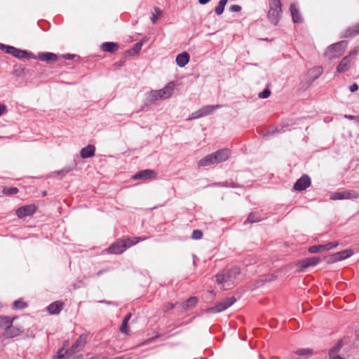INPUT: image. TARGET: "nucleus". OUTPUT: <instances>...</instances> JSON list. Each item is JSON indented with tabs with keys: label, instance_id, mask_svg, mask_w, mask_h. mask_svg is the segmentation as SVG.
<instances>
[{
	"label": "nucleus",
	"instance_id": "1",
	"mask_svg": "<svg viewBox=\"0 0 359 359\" xmlns=\"http://www.w3.org/2000/svg\"><path fill=\"white\" fill-rule=\"evenodd\" d=\"M241 273L240 269L233 267L229 270H223L215 276L216 281L224 290L230 288L238 281V276Z\"/></svg>",
	"mask_w": 359,
	"mask_h": 359
},
{
	"label": "nucleus",
	"instance_id": "2",
	"mask_svg": "<svg viewBox=\"0 0 359 359\" xmlns=\"http://www.w3.org/2000/svg\"><path fill=\"white\" fill-rule=\"evenodd\" d=\"M231 154L228 149L217 150L210 154L205 156L198 161V166L205 167L214 164H218L226 161Z\"/></svg>",
	"mask_w": 359,
	"mask_h": 359
},
{
	"label": "nucleus",
	"instance_id": "3",
	"mask_svg": "<svg viewBox=\"0 0 359 359\" xmlns=\"http://www.w3.org/2000/svg\"><path fill=\"white\" fill-rule=\"evenodd\" d=\"M146 237H133L126 238L117 241L113 243L107 250L110 254L119 255L123 253L127 248L138 243L140 241H145Z\"/></svg>",
	"mask_w": 359,
	"mask_h": 359
},
{
	"label": "nucleus",
	"instance_id": "4",
	"mask_svg": "<svg viewBox=\"0 0 359 359\" xmlns=\"http://www.w3.org/2000/svg\"><path fill=\"white\" fill-rule=\"evenodd\" d=\"M269 9L267 18L273 25H277L282 18L280 0H269Z\"/></svg>",
	"mask_w": 359,
	"mask_h": 359
},
{
	"label": "nucleus",
	"instance_id": "5",
	"mask_svg": "<svg viewBox=\"0 0 359 359\" xmlns=\"http://www.w3.org/2000/svg\"><path fill=\"white\" fill-rule=\"evenodd\" d=\"M347 48V42L341 41L331 45L325 52L329 59H334L341 56Z\"/></svg>",
	"mask_w": 359,
	"mask_h": 359
},
{
	"label": "nucleus",
	"instance_id": "6",
	"mask_svg": "<svg viewBox=\"0 0 359 359\" xmlns=\"http://www.w3.org/2000/svg\"><path fill=\"white\" fill-rule=\"evenodd\" d=\"M0 48L5 51L6 53L11 54L13 56L19 58H36L32 53H29L24 50L16 48L14 46L1 44Z\"/></svg>",
	"mask_w": 359,
	"mask_h": 359
},
{
	"label": "nucleus",
	"instance_id": "7",
	"mask_svg": "<svg viewBox=\"0 0 359 359\" xmlns=\"http://www.w3.org/2000/svg\"><path fill=\"white\" fill-rule=\"evenodd\" d=\"M236 302V298L232 297L222 300L221 302L217 304L215 306L210 308L209 311L213 313L221 312L229 306H231Z\"/></svg>",
	"mask_w": 359,
	"mask_h": 359
},
{
	"label": "nucleus",
	"instance_id": "8",
	"mask_svg": "<svg viewBox=\"0 0 359 359\" xmlns=\"http://www.w3.org/2000/svg\"><path fill=\"white\" fill-rule=\"evenodd\" d=\"M36 205L33 204L26 205L18 208L16 210V215L20 219H22L23 217L34 215L36 212Z\"/></svg>",
	"mask_w": 359,
	"mask_h": 359
},
{
	"label": "nucleus",
	"instance_id": "9",
	"mask_svg": "<svg viewBox=\"0 0 359 359\" xmlns=\"http://www.w3.org/2000/svg\"><path fill=\"white\" fill-rule=\"evenodd\" d=\"M14 321H11V325L6 329L2 334L4 338H13L20 335L22 333V328L20 326L13 325Z\"/></svg>",
	"mask_w": 359,
	"mask_h": 359
},
{
	"label": "nucleus",
	"instance_id": "10",
	"mask_svg": "<svg viewBox=\"0 0 359 359\" xmlns=\"http://www.w3.org/2000/svg\"><path fill=\"white\" fill-rule=\"evenodd\" d=\"M332 200L352 199L357 198V193L353 190H346L340 192H334L330 195Z\"/></svg>",
	"mask_w": 359,
	"mask_h": 359
},
{
	"label": "nucleus",
	"instance_id": "11",
	"mask_svg": "<svg viewBox=\"0 0 359 359\" xmlns=\"http://www.w3.org/2000/svg\"><path fill=\"white\" fill-rule=\"evenodd\" d=\"M337 245V242H330L325 245H313L309 248V252L310 253H318L333 249L336 248Z\"/></svg>",
	"mask_w": 359,
	"mask_h": 359
},
{
	"label": "nucleus",
	"instance_id": "12",
	"mask_svg": "<svg viewBox=\"0 0 359 359\" xmlns=\"http://www.w3.org/2000/svg\"><path fill=\"white\" fill-rule=\"evenodd\" d=\"M320 261V259L318 257H309L299 261L297 264V266L298 267L299 271H302L307 267L317 265Z\"/></svg>",
	"mask_w": 359,
	"mask_h": 359
},
{
	"label": "nucleus",
	"instance_id": "13",
	"mask_svg": "<svg viewBox=\"0 0 359 359\" xmlns=\"http://www.w3.org/2000/svg\"><path fill=\"white\" fill-rule=\"evenodd\" d=\"M156 177V172L153 170L146 169L143 170H140L137 172L135 175L133 176V179L134 180H151L154 179Z\"/></svg>",
	"mask_w": 359,
	"mask_h": 359
},
{
	"label": "nucleus",
	"instance_id": "14",
	"mask_svg": "<svg viewBox=\"0 0 359 359\" xmlns=\"http://www.w3.org/2000/svg\"><path fill=\"white\" fill-rule=\"evenodd\" d=\"M86 343V337L80 336L72 344L71 348L65 351L66 353L73 354L83 349Z\"/></svg>",
	"mask_w": 359,
	"mask_h": 359
},
{
	"label": "nucleus",
	"instance_id": "15",
	"mask_svg": "<svg viewBox=\"0 0 359 359\" xmlns=\"http://www.w3.org/2000/svg\"><path fill=\"white\" fill-rule=\"evenodd\" d=\"M311 185V179L308 175L300 177L294 184V189L297 191H303Z\"/></svg>",
	"mask_w": 359,
	"mask_h": 359
},
{
	"label": "nucleus",
	"instance_id": "16",
	"mask_svg": "<svg viewBox=\"0 0 359 359\" xmlns=\"http://www.w3.org/2000/svg\"><path fill=\"white\" fill-rule=\"evenodd\" d=\"M161 100H165L170 97L173 93V83H169L164 88L157 90Z\"/></svg>",
	"mask_w": 359,
	"mask_h": 359
},
{
	"label": "nucleus",
	"instance_id": "17",
	"mask_svg": "<svg viewBox=\"0 0 359 359\" xmlns=\"http://www.w3.org/2000/svg\"><path fill=\"white\" fill-rule=\"evenodd\" d=\"M290 10L292 21L294 23L302 22L303 19L301 16L299 11V9L296 6V5L294 4H291L290 7Z\"/></svg>",
	"mask_w": 359,
	"mask_h": 359
},
{
	"label": "nucleus",
	"instance_id": "18",
	"mask_svg": "<svg viewBox=\"0 0 359 359\" xmlns=\"http://www.w3.org/2000/svg\"><path fill=\"white\" fill-rule=\"evenodd\" d=\"M95 147L94 145L88 144L86 147L81 149L80 154L81 158H88L95 155Z\"/></svg>",
	"mask_w": 359,
	"mask_h": 359
},
{
	"label": "nucleus",
	"instance_id": "19",
	"mask_svg": "<svg viewBox=\"0 0 359 359\" xmlns=\"http://www.w3.org/2000/svg\"><path fill=\"white\" fill-rule=\"evenodd\" d=\"M17 318V316H0V330H4V332L8 327V325H11V321H14Z\"/></svg>",
	"mask_w": 359,
	"mask_h": 359
},
{
	"label": "nucleus",
	"instance_id": "20",
	"mask_svg": "<svg viewBox=\"0 0 359 359\" xmlns=\"http://www.w3.org/2000/svg\"><path fill=\"white\" fill-rule=\"evenodd\" d=\"M38 59L41 61L51 62L57 60V55L52 53H39Z\"/></svg>",
	"mask_w": 359,
	"mask_h": 359
},
{
	"label": "nucleus",
	"instance_id": "21",
	"mask_svg": "<svg viewBox=\"0 0 359 359\" xmlns=\"http://www.w3.org/2000/svg\"><path fill=\"white\" fill-rule=\"evenodd\" d=\"M189 61V55L187 52L182 53L177 55L176 63L180 67H184Z\"/></svg>",
	"mask_w": 359,
	"mask_h": 359
},
{
	"label": "nucleus",
	"instance_id": "22",
	"mask_svg": "<svg viewBox=\"0 0 359 359\" xmlns=\"http://www.w3.org/2000/svg\"><path fill=\"white\" fill-rule=\"evenodd\" d=\"M351 62V56H346L344 57L337 67V71L341 73L348 70L350 67Z\"/></svg>",
	"mask_w": 359,
	"mask_h": 359
},
{
	"label": "nucleus",
	"instance_id": "23",
	"mask_svg": "<svg viewBox=\"0 0 359 359\" xmlns=\"http://www.w3.org/2000/svg\"><path fill=\"white\" fill-rule=\"evenodd\" d=\"M62 308V303L60 302H55L50 304L47 309L50 314H58Z\"/></svg>",
	"mask_w": 359,
	"mask_h": 359
},
{
	"label": "nucleus",
	"instance_id": "24",
	"mask_svg": "<svg viewBox=\"0 0 359 359\" xmlns=\"http://www.w3.org/2000/svg\"><path fill=\"white\" fill-rule=\"evenodd\" d=\"M222 105L216 104V105H206L203 106L201 108L203 116H205L209 114H212L216 109H220Z\"/></svg>",
	"mask_w": 359,
	"mask_h": 359
},
{
	"label": "nucleus",
	"instance_id": "25",
	"mask_svg": "<svg viewBox=\"0 0 359 359\" xmlns=\"http://www.w3.org/2000/svg\"><path fill=\"white\" fill-rule=\"evenodd\" d=\"M198 302V299L196 297L189 298L185 303L182 305L183 311H186L196 306Z\"/></svg>",
	"mask_w": 359,
	"mask_h": 359
},
{
	"label": "nucleus",
	"instance_id": "26",
	"mask_svg": "<svg viewBox=\"0 0 359 359\" xmlns=\"http://www.w3.org/2000/svg\"><path fill=\"white\" fill-rule=\"evenodd\" d=\"M118 44L114 42H105L102 45V50L108 53H114L118 49Z\"/></svg>",
	"mask_w": 359,
	"mask_h": 359
},
{
	"label": "nucleus",
	"instance_id": "27",
	"mask_svg": "<svg viewBox=\"0 0 359 359\" xmlns=\"http://www.w3.org/2000/svg\"><path fill=\"white\" fill-rule=\"evenodd\" d=\"M228 0H220L218 5L215 8V13L218 15H220L223 13L224 11V7L227 4Z\"/></svg>",
	"mask_w": 359,
	"mask_h": 359
},
{
	"label": "nucleus",
	"instance_id": "28",
	"mask_svg": "<svg viewBox=\"0 0 359 359\" xmlns=\"http://www.w3.org/2000/svg\"><path fill=\"white\" fill-rule=\"evenodd\" d=\"M352 255L351 250H346L341 252L336 253V256L338 257L339 261L349 257Z\"/></svg>",
	"mask_w": 359,
	"mask_h": 359
},
{
	"label": "nucleus",
	"instance_id": "29",
	"mask_svg": "<svg viewBox=\"0 0 359 359\" xmlns=\"http://www.w3.org/2000/svg\"><path fill=\"white\" fill-rule=\"evenodd\" d=\"M295 353L300 356L311 355L313 354V349H311V348H299L296 351Z\"/></svg>",
	"mask_w": 359,
	"mask_h": 359
},
{
	"label": "nucleus",
	"instance_id": "30",
	"mask_svg": "<svg viewBox=\"0 0 359 359\" xmlns=\"http://www.w3.org/2000/svg\"><path fill=\"white\" fill-rule=\"evenodd\" d=\"M147 99L153 102L160 99L159 95L158 94L157 90H151L147 95Z\"/></svg>",
	"mask_w": 359,
	"mask_h": 359
},
{
	"label": "nucleus",
	"instance_id": "31",
	"mask_svg": "<svg viewBox=\"0 0 359 359\" xmlns=\"http://www.w3.org/2000/svg\"><path fill=\"white\" fill-rule=\"evenodd\" d=\"M342 346L341 343L338 342L334 347H332L329 351V357L335 356L336 354L339 351Z\"/></svg>",
	"mask_w": 359,
	"mask_h": 359
},
{
	"label": "nucleus",
	"instance_id": "32",
	"mask_svg": "<svg viewBox=\"0 0 359 359\" xmlns=\"http://www.w3.org/2000/svg\"><path fill=\"white\" fill-rule=\"evenodd\" d=\"M2 193L5 195H13L18 193V189L16 187H4Z\"/></svg>",
	"mask_w": 359,
	"mask_h": 359
},
{
	"label": "nucleus",
	"instance_id": "33",
	"mask_svg": "<svg viewBox=\"0 0 359 359\" xmlns=\"http://www.w3.org/2000/svg\"><path fill=\"white\" fill-rule=\"evenodd\" d=\"M154 11H155V13L153 14L152 17L151 18V20L153 24H155L157 20L162 15V11L158 8H155Z\"/></svg>",
	"mask_w": 359,
	"mask_h": 359
},
{
	"label": "nucleus",
	"instance_id": "34",
	"mask_svg": "<svg viewBox=\"0 0 359 359\" xmlns=\"http://www.w3.org/2000/svg\"><path fill=\"white\" fill-rule=\"evenodd\" d=\"M27 306V303L20 299L16 300L13 302V308L15 309H22L26 308Z\"/></svg>",
	"mask_w": 359,
	"mask_h": 359
},
{
	"label": "nucleus",
	"instance_id": "35",
	"mask_svg": "<svg viewBox=\"0 0 359 359\" xmlns=\"http://www.w3.org/2000/svg\"><path fill=\"white\" fill-rule=\"evenodd\" d=\"M203 114H202L201 109H199L198 110H197V111H196L193 112V113L191 114L190 117H189V118H188V119H187V120L196 119V118H199L203 117Z\"/></svg>",
	"mask_w": 359,
	"mask_h": 359
},
{
	"label": "nucleus",
	"instance_id": "36",
	"mask_svg": "<svg viewBox=\"0 0 359 359\" xmlns=\"http://www.w3.org/2000/svg\"><path fill=\"white\" fill-rule=\"evenodd\" d=\"M203 236V233L201 230L196 229L192 232L191 238L195 240L201 239Z\"/></svg>",
	"mask_w": 359,
	"mask_h": 359
},
{
	"label": "nucleus",
	"instance_id": "37",
	"mask_svg": "<svg viewBox=\"0 0 359 359\" xmlns=\"http://www.w3.org/2000/svg\"><path fill=\"white\" fill-rule=\"evenodd\" d=\"M271 90L268 88L264 89L262 92L259 93L258 96L259 98L265 99L270 96Z\"/></svg>",
	"mask_w": 359,
	"mask_h": 359
},
{
	"label": "nucleus",
	"instance_id": "38",
	"mask_svg": "<svg viewBox=\"0 0 359 359\" xmlns=\"http://www.w3.org/2000/svg\"><path fill=\"white\" fill-rule=\"evenodd\" d=\"M128 322L124 321L123 320L121 327H120V331L121 333H123L125 334H128Z\"/></svg>",
	"mask_w": 359,
	"mask_h": 359
},
{
	"label": "nucleus",
	"instance_id": "39",
	"mask_svg": "<svg viewBox=\"0 0 359 359\" xmlns=\"http://www.w3.org/2000/svg\"><path fill=\"white\" fill-rule=\"evenodd\" d=\"M259 221V219L256 216V215L255 213H250L248 215V217L247 219V222H248L250 223H254V222H257Z\"/></svg>",
	"mask_w": 359,
	"mask_h": 359
},
{
	"label": "nucleus",
	"instance_id": "40",
	"mask_svg": "<svg viewBox=\"0 0 359 359\" xmlns=\"http://www.w3.org/2000/svg\"><path fill=\"white\" fill-rule=\"evenodd\" d=\"M358 29L357 28H355V29H348L346 31V33H345V36H355L358 34Z\"/></svg>",
	"mask_w": 359,
	"mask_h": 359
},
{
	"label": "nucleus",
	"instance_id": "41",
	"mask_svg": "<svg viewBox=\"0 0 359 359\" xmlns=\"http://www.w3.org/2000/svg\"><path fill=\"white\" fill-rule=\"evenodd\" d=\"M177 304V303H176V304H172V303H168V304H166L163 306L164 312H168L170 310L173 309L176 306Z\"/></svg>",
	"mask_w": 359,
	"mask_h": 359
},
{
	"label": "nucleus",
	"instance_id": "42",
	"mask_svg": "<svg viewBox=\"0 0 359 359\" xmlns=\"http://www.w3.org/2000/svg\"><path fill=\"white\" fill-rule=\"evenodd\" d=\"M338 261H339V259H338V257L336 256V253L329 256L327 259V263H334Z\"/></svg>",
	"mask_w": 359,
	"mask_h": 359
},
{
	"label": "nucleus",
	"instance_id": "43",
	"mask_svg": "<svg viewBox=\"0 0 359 359\" xmlns=\"http://www.w3.org/2000/svg\"><path fill=\"white\" fill-rule=\"evenodd\" d=\"M73 170V168L68 167L65 168L60 170L57 171V175H65V174L68 173L69 172L72 171Z\"/></svg>",
	"mask_w": 359,
	"mask_h": 359
},
{
	"label": "nucleus",
	"instance_id": "44",
	"mask_svg": "<svg viewBox=\"0 0 359 359\" xmlns=\"http://www.w3.org/2000/svg\"><path fill=\"white\" fill-rule=\"evenodd\" d=\"M142 42H138L137 43L135 44L133 50L136 53H138L141 48H142Z\"/></svg>",
	"mask_w": 359,
	"mask_h": 359
},
{
	"label": "nucleus",
	"instance_id": "45",
	"mask_svg": "<svg viewBox=\"0 0 359 359\" xmlns=\"http://www.w3.org/2000/svg\"><path fill=\"white\" fill-rule=\"evenodd\" d=\"M231 12H239L241 11V6L239 5H231L229 8Z\"/></svg>",
	"mask_w": 359,
	"mask_h": 359
},
{
	"label": "nucleus",
	"instance_id": "46",
	"mask_svg": "<svg viewBox=\"0 0 359 359\" xmlns=\"http://www.w3.org/2000/svg\"><path fill=\"white\" fill-rule=\"evenodd\" d=\"M349 89L351 92H355L358 89V86L357 83H353L350 86Z\"/></svg>",
	"mask_w": 359,
	"mask_h": 359
},
{
	"label": "nucleus",
	"instance_id": "47",
	"mask_svg": "<svg viewBox=\"0 0 359 359\" xmlns=\"http://www.w3.org/2000/svg\"><path fill=\"white\" fill-rule=\"evenodd\" d=\"M6 107L4 104H0V116L6 111Z\"/></svg>",
	"mask_w": 359,
	"mask_h": 359
},
{
	"label": "nucleus",
	"instance_id": "48",
	"mask_svg": "<svg viewBox=\"0 0 359 359\" xmlns=\"http://www.w3.org/2000/svg\"><path fill=\"white\" fill-rule=\"evenodd\" d=\"M344 118H348L350 120H355V119H358V117L355 116H352V115H347V114H345L344 115Z\"/></svg>",
	"mask_w": 359,
	"mask_h": 359
},
{
	"label": "nucleus",
	"instance_id": "49",
	"mask_svg": "<svg viewBox=\"0 0 359 359\" xmlns=\"http://www.w3.org/2000/svg\"><path fill=\"white\" fill-rule=\"evenodd\" d=\"M57 358H62L64 357L63 349H61L57 352Z\"/></svg>",
	"mask_w": 359,
	"mask_h": 359
},
{
	"label": "nucleus",
	"instance_id": "50",
	"mask_svg": "<svg viewBox=\"0 0 359 359\" xmlns=\"http://www.w3.org/2000/svg\"><path fill=\"white\" fill-rule=\"evenodd\" d=\"M131 316H132V315H131V313H128V314L124 317L123 320H124V321H126V322H128V321H129V320L130 319Z\"/></svg>",
	"mask_w": 359,
	"mask_h": 359
},
{
	"label": "nucleus",
	"instance_id": "51",
	"mask_svg": "<svg viewBox=\"0 0 359 359\" xmlns=\"http://www.w3.org/2000/svg\"><path fill=\"white\" fill-rule=\"evenodd\" d=\"M330 359H344V358L341 357L339 355H336L335 356L330 357Z\"/></svg>",
	"mask_w": 359,
	"mask_h": 359
},
{
	"label": "nucleus",
	"instance_id": "52",
	"mask_svg": "<svg viewBox=\"0 0 359 359\" xmlns=\"http://www.w3.org/2000/svg\"><path fill=\"white\" fill-rule=\"evenodd\" d=\"M64 57H65V59L70 60V59H72V55H70V54H67V55H64Z\"/></svg>",
	"mask_w": 359,
	"mask_h": 359
},
{
	"label": "nucleus",
	"instance_id": "53",
	"mask_svg": "<svg viewBox=\"0 0 359 359\" xmlns=\"http://www.w3.org/2000/svg\"><path fill=\"white\" fill-rule=\"evenodd\" d=\"M73 359H83V356L82 355H77V356L74 357Z\"/></svg>",
	"mask_w": 359,
	"mask_h": 359
},
{
	"label": "nucleus",
	"instance_id": "54",
	"mask_svg": "<svg viewBox=\"0 0 359 359\" xmlns=\"http://www.w3.org/2000/svg\"><path fill=\"white\" fill-rule=\"evenodd\" d=\"M100 274H102V271H100L98 273H97V276H100Z\"/></svg>",
	"mask_w": 359,
	"mask_h": 359
},
{
	"label": "nucleus",
	"instance_id": "55",
	"mask_svg": "<svg viewBox=\"0 0 359 359\" xmlns=\"http://www.w3.org/2000/svg\"><path fill=\"white\" fill-rule=\"evenodd\" d=\"M3 307V305L0 302V310L1 309V308Z\"/></svg>",
	"mask_w": 359,
	"mask_h": 359
}]
</instances>
